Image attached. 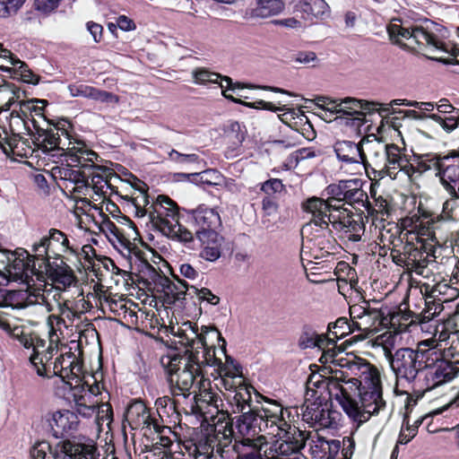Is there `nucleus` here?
Returning a JSON list of instances; mask_svg holds the SVG:
<instances>
[{
  "mask_svg": "<svg viewBox=\"0 0 459 459\" xmlns=\"http://www.w3.org/2000/svg\"><path fill=\"white\" fill-rule=\"evenodd\" d=\"M359 360L347 361L342 366H348L355 375H359L360 379L351 377L346 380L343 371H335L333 376H317L310 381V385L326 388L329 398L340 404L357 428L385 408L378 370Z\"/></svg>",
  "mask_w": 459,
  "mask_h": 459,
  "instance_id": "f257e3e1",
  "label": "nucleus"
},
{
  "mask_svg": "<svg viewBox=\"0 0 459 459\" xmlns=\"http://www.w3.org/2000/svg\"><path fill=\"white\" fill-rule=\"evenodd\" d=\"M386 357L396 385H411L420 395L453 380L459 373V356L449 351L441 352L433 339L420 342L417 349L388 351Z\"/></svg>",
  "mask_w": 459,
  "mask_h": 459,
  "instance_id": "f03ea898",
  "label": "nucleus"
},
{
  "mask_svg": "<svg viewBox=\"0 0 459 459\" xmlns=\"http://www.w3.org/2000/svg\"><path fill=\"white\" fill-rule=\"evenodd\" d=\"M442 30L439 24L429 20L410 27L402 23H391L387 27L390 39L401 48L445 65H459V48L444 41Z\"/></svg>",
  "mask_w": 459,
  "mask_h": 459,
  "instance_id": "7ed1b4c3",
  "label": "nucleus"
},
{
  "mask_svg": "<svg viewBox=\"0 0 459 459\" xmlns=\"http://www.w3.org/2000/svg\"><path fill=\"white\" fill-rule=\"evenodd\" d=\"M333 212L327 213L325 221L327 223V229H323L321 226H314L312 228V234H305L307 243L311 244L310 250L311 255L315 259H321L331 255V243L327 237L331 236L333 229L342 234V238H347L349 241L358 242L361 240L365 232V225L362 219L354 215L350 210H338V208H332Z\"/></svg>",
  "mask_w": 459,
  "mask_h": 459,
  "instance_id": "20e7f679",
  "label": "nucleus"
},
{
  "mask_svg": "<svg viewBox=\"0 0 459 459\" xmlns=\"http://www.w3.org/2000/svg\"><path fill=\"white\" fill-rule=\"evenodd\" d=\"M234 437L233 422L227 412L217 415L211 431L202 433L184 443V446L194 459H217L224 457L225 448Z\"/></svg>",
  "mask_w": 459,
  "mask_h": 459,
  "instance_id": "39448f33",
  "label": "nucleus"
},
{
  "mask_svg": "<svg viewBox=\"0 0 459 459\" xmlns=\"http://www.w3.org/2000/svg\"><path fill=\"white\" fill-rule=\"evenodd\" d=\"M160 363L166 371L169 393L174 397H189L191 390L204 381L203 370L185 351L169 353L161 358Z\"/></svg>",
  "mask_w": 459,
  "mask_h": 459,
  "instance_id": "423d86ee",
  "label": "nucleus"
},
{
  "mask_svg": "<svg viewBox=\"0 0 459 459\" xmlns=\"http://www.w3.org/2000/svg\"><path fill=\"white\" fill-rule=\"evenodd\" d=\"M349 186H351L350 180H340L337 183L330 184L325 188L328 195L327 199L313 196L302 204V209L311 214L310 221L302 227L301 233L303 236L304 234H312L314 226L327 229L325 217H327V213L333 212L332 208H338L341 211L348 210L344 207L343 203Z\"/></svg>",
  "mask_w": 459,
  "mask_h": 459,
  "instance_id": "0eeeda50",
  "label": "nucleus"
},
{
  "mask_svg": "<svg viewBox=\"0 0 459 459\" xmlns=\"http://www.w3.org/2000/svg\"><path fill=\"white\" fill-rule=\"evenodd\" d=\"M318 375H312L307 383L306 401L301 406L302 420L316 430L324 429H336L339 425L341 413L332 409V404L322 391L324 387L310 386V381Z\"/></svg>",
  "mask_w": 459,
  "mask_h": 459,
  "instance_id": "6e6552de",
  "label": "nucleus"
},
{
  "mask_svg": "<svg viewBox=\"0 0 459 459\" xmlns=\"http://www.w3.org/2000/svg\"><path fill=\"white\" fill-rule=\"evenodd\" d=\"M412 315L391 314L387 308L369 307L361 319L354 321L353 328L366 334L376 333L390 326L395 333L406 332L415 323Z\"/></svg>",
  "mask_w": 459,
  "mask_h": 459,
  "instance_id": "1a4fd4ad",
  "label": "nucleus"
},
{
  "mask_svg": "<svg viewBox=\"0 0 459 459\" xmlns=\"http://www.w3.org/2000/svg\"><path fill=\"white\" fill-rule=\"evenodd\" d=\"M278 437L269 446L271 459H307L301 453L310 438V432L300 430L295 426L290 429L278 430L275 434Z\"/></svg>",
  "mask_w": 459,
  "mask_h": 459,
  "instance_id": "9d476101",
  "label": "nucleus"
},
{
  "mask_svg": "<svg viewBox=\"0 0 459 459\" xmlns=\"http://www.w3.org/2000/svg\"><path fill=\"white\" fill-rule=\"evenodd\" d=\"M139 197L145 207L143 213H148L150 221L160 232L164 231L165 226H170L178 221V205L169 197L160 195L151 203L144 186L139 188Z\"/></svg>",
  "mask_w": 459,
  "mask_h": 459,
  "instance_id": "9b49d317",
  "label": "nucleus"
},
{
  "mask_svg": "<svg viewBox=\"0 0 459 459\" xmlns=\"http://www.w3.org/2000/svg\"><path fill=\"white\" fill-rule=\"evenodd\" d=\"M59 140L57 141L56 150L60 152V155L67 156L69 166L72 167H87L92 166L89 162L97 161L99 155L89 149L86 144L75 139H73L65 128H62Z\"/></svg>",
  "mask_w": 459,
  "mask_h": 459,
  "instance_id": "f8f14e48",
  "label": "nucleus"
},
{
  "mask_svg": "<svg viewBox=\"0 0 459 459\" xmlns=\"http://www.w3.org/2000/svg\"><path fill=\"white\" fill-rule=\"evenodd\" d=\"M32 251L36 255L41 256V262H45L51 258L50 253L57 256H60L59 253L76 254L77 247L70 246L69 239L63 231L50 229L48 236L43 237L39 243L33 245ZM56 259L58 260L59 257Z\"/></svg>",
  "mask_w": 459,
  "mask_h": 459,
  "instance_id": "ddd939ff",
  "label": "nucleus"
},
{
  "mask_svg": "<svg viewBox=\"0 0 459 459\" xmlns=\"http://www.w3.org/2000/svg\"><path fill=\"white\" fill-rule=\"evenodd\" d=\"M405 256L407 257V270L414 272L418 275L427 276L426 268L429 263L435 262L434 249L431 245H427L421 238H417V242H406L403 245Z\"/></svg>",
  "mask_w": 459,
  "mask_h": 459,
  "instance_id": "4468645a",
  "label": "nucleus"
},
{
  "mask_svg": "<svg viewBox=\"0 0 459 459\" xmlns=\"http://www.w3.org/2000/svg\"><path fill=\"white\" fill-rule=\"evenodd\" d=\"M208 332L207 326L202 327L201 333H195V339L187 338L186 354L191 356L192 362L201 370L205 366L221 365V361L215 357V349L207 347L205 342V333Z\"/></svg>",
  "mask_w": 459,
  "mask_h": 459,
  "instance_id": "2eb2a0df",
  "label": "nucleus"
},
{
  "mask_svg": "<svg viewBox=\"0 0 459 459\" xmlns=\"http://www.w3.org/2000/svg\"><path fill=\"white\" fill-rule=\"evenodd\" d=\"M443 176L442 186L449 198L443 204L441 217L444 220L459 221V173L452 169Z\"/></svg>",
  "mask_w": 459,
  "mask_h": 459,
  "instance_id": "dca6fc26",
  "label": "nucleus"
},
{
  "mask_svg": "<svg viewBox=\"0 0 459 459\" xmlns=\"http://www.w3.org/2000/svg\"><path fill=\"white\" fill-rule=\"evenodd\" d=\"M261 405L254 407L262 418V424L264 429H275L284 430L290 429V424L283 417V406L277 401L262 396Z\"/></svg>",
  "mask_w": 459,
  "mask_h": 459,
  "instance_id": "f3484780",
  "label": "nucleus"
},
{
  "mask_svg": "<svg viewBox=\"0 0 459 459\" xmlns=\"http://www.w3.org/2000/svg\"><path fill=\"white\" fill-rule=\"evenodd\" d=\"M188 217L195 229V236L201 235V233L218 232V229L221 226L219 212L204 204L188 211Z\"/></svg>",
  "mask_w": 459,
  "mask_h": 459,
  "instance_id": "a211bd4d",
  "label": "nucleus"
},
{
  "mask_svg": "<svg viewBox=\"0 0 459 459\" xmlns=\"http://www.w3.org/2000/svg\"><path fill=\"white\" fill-rule=\"evenodd\" d=\"M45 302V293L27 290H9L0 288V307L21 309Z\"/></svg>",
  "mask_w": 459,
  "mask_h": 459,
  "instance_id": "6ab92c4d",
  "label": "nucleus"
},
{
  "mask_svg": "<svg viewBox=\"0 0 459 459\" xmlns=\"http://www.w3.org/2000/svg\"><path fill=\"white\" fill-rule=\"evenodd\" d=\"M377 103L364 101L354 98L339 100L337 108L338 117L350 118L354 126H360L368 113L375 109Z\"/></svg>",
  "mask_w": 459,
  "mask_h": 459,
  "instance_id": "aec40b11",
  "label": "nucleus"
},
{
  "mask_svg": "<svg viewBox=\"0 0 459 459\" xmlns=\"http://www.w3.org/2000/svg\"><path fill=\"white\" fill-rule=\"evenodd\" d=\"M459 158V148L451 150L446 154L441 155L437 153H427L421 156V160L419 162V169L423 171L435 169V176L439 179L442 186L443 175L452 169L456 164L455 160Z\"/></svg>",
  "mask_w": 459,
  "mask_h": 459,
  "instance_id": "412c9836",
  "label": "nucleus"
},
{
  "mask_svg": "<svg viewBox=\"0 0 459 459\" xmlns=\"http://www.w3.org/2000/svg\"><path fill=\"white\" fill-rule=\"evenodd\" d=\"M55 459H98L100 454L93 443H81L65 439L56 444Z\"/></svg>",
  "mask_w": 459,
  "mask_h": 459,
  "instance_id": "4be33fe9",
  "label": "nucleus"
},
{
  "mask_svg": "<svg viewBox=\"0 0 459 459\" xmlns=\"http://www.w3.org/2000/svg\"><path fill=\"white\" fill-rule=\"evenodd\" d=\"M235 423L239 437L237 441L255 440L260 436L259 433L265 430L262 424L261 415L255 412V409H249L247 412L240 413L236 417Z\"/></svg>",
  "mask_w": 459,
  "mask_h": 459,
  "instance_id": "5701e85b",
  "label": "nucleus"
},
{
  "mask_svg": "<svg viewBox=\"0 0 459 459\" xmlns=\"http://www.w3.org/2000/svg\"><path fill=\"white\" fill-rule=\"evenodd\" d=\"M45 419L56 438L74 432L79 424L77 414L68 410L48 412Z\"/></svg>",
  "mask_w": 459,
  "mask_h": 459,
  "instance_id": "b1692460",
  "label": "nucleus"
},
{
  "mask_svg": "<svg viewBox=\"0 0 459 459\" xmlns=\"http://www.w3.org/2000/svg\"><path fill=\"white\" fill-rule=\"evenodd\" d=\"M267 446V438L264 436H259L255 440L246 439L245 441H237L233 445V450L237 453V459H271Z\"/></svg>",
  "mask_w": 459,
  "mask_h": 459,
  "instance_id": "393cba45",
  "label": "nucleus"
},
{
  "mask_svg": "<svg viewBox=\"0 0 459 459\" xmlns=\"http://www.w3.org/2000/svg\"><path fill=\"white\" fill-rule=\"evenodd\" d=\"M294 12L306 21L325 20L330 17L331 10L325 0H301L294 6Z\"/></svg>",
  "mask_w": 459,
  "mask_h": 459,
  "instance_id": "a878e982",
  "label": "nucleus"
},
{
  "mask_svg": "<svg viewBox=\"0 0 459 459\" xmlns=\"http://www.w3.org/2000/svg\"><path fill=\"white\" fill-rule=\"evenodd\" d=\"M200 242V256L206 261L215 262L221 255L224 238L218 232L201 233L195 236Z\"/></svg>",
  "mask_w": 459,
  "mask_h": 459,
  "instance_id": "bb28decb",
  "label": "nucleus"
},
{
  "mask_svg": "<svg viewBox=\"0 0 459 459\" xmlns=\"http://www.w3.org/2000/svg\"><path fill=\"white\" fill-rule=\"evenodd\" d=\"M41 263L44 264L49 278L55 283L61 285L63 290L75 282L76 278L73 270L63 260H60V264H57L56 261L50 262L49 260Z\"/></svg>",
  "mask_w": 459,
  "mask_h": 459,
  "instance_id": "cd10ccee",
  "label": "nucleus"
},
{
  "mask_svg": "<svg viewBox=\"0 0 459 459\" xmlns=\"http://www.w3.org/2000/svg\"><path fill=\"white\" fill-rule=\"evenodd\" d=\"M364 139L355 143L351 141H338L333 149L338 160L346 164H361Z\"/></svg>",
  "mask_w": 459,
  "mask_h": 459,
  "instance_id": "c85d7f7f",
  "label": "nucleus"
},
{
  "mask_svg": "<svg viewBox=\"0 0 459 459\" xmlns=\"http://www.w3.org/2000/svg\"><path fill=\"white\" fill-rule=\"evenodd\" d=\"M364 144L366 145L367 153L363 150L361 161L363 167L375 165L377 167L383 168L388 144H385L377 139L371 141L364 139Z\"/></svg>",
  "mask_w": 459,
  "mask_h": 459,
  "instance_id": "c756f323",
  "label": "nucleus"
},
{
  "mask_svg": "<svg viewBox=\"0 0 459 459\" xmlns=\"http://www.w3.org/2000/svg\"><path fill=\"white\" fill-rule=\"evenodd\" d=\"M92 166L82 167L88 169L90 174V190L91 189L96 195L100 197L105 196L104 187H109L108 178L112 174L111 170L100 165H97L96 161L89 162Z\"/></svg>",
  "mask_w": 459,
  "mask_h": 459,
  "instance_id": "7c9ffc66",
  "label": "nucleus"
},
{
  "mask_svg": "<svg viewBox=\"0 0 459 459\" xmlns=\"http://www.w3.org/2000/svg\"><path fill=\"white\" fill-rule=\"evenodd\" d=\"M420 292L433 299L437 298L443 303L452 301L459 297V289L452 287L446 281H439L433 286L424 283L420 286Z\"/></svg>",
  "mask_w": 459,
  "mask_h": 459,
  "instance_id": "2f4dec72",
  "label": "nucleus"
},
{
  "mask_svg": "<svg viewBox=\"0 0 459 459\" xmlns=\"http://www.w3.org/2000/svg\"><path fill=\"white\" fill-rule=\"evenodd\" d=\"M68 89L73 97L88 98L102 103L118 100L113 93L86 84H71Z\"/></svg>",
  "mask_w": 459,
  "mask_h": 459,
  "instance_id": "473e14b6",
  "label": "nucleus"
},
{
  "mask_svg": "<svg viewBox=\"0 0 459 459\" xmlns=\"http://www.w3.org/2000/svg\"><path fill=\"white\" fill-rule=\"evenodd\" d=\"M59 359L62 360L64 366V371L62 375V381L71 387L73 386V381L75 385L80 382V375L82 374V364L77 359L74 353L72 351H66L59 355Z\"/></svg>",
  "mask_w": 459,
  "mask_h": 459,
  "instance_id": "72a5a7b5",
  "label": "nucleus"
},
{
  "mask_svg": "<svg viewBox=\"0 0 459 459\" xmlns=\"http://www.w3.org/2000/svg\"><path fill=\"white\" fill-rule=\"evenodd\" d=\"M406 156L402 153L401 149L395 144H388L386 156L383 169H385L387 176L394 179L399 173V168L404 162Z\"/></svg>",
  "mask_w": 459,
  "mask_h": 459,
  "instance_id": "f704fd0d",
  "label": "nucleus"
},
{
  "mask_svg": "<svg viewBox=\"0 0 459 459\" xmlns=\"http://www.w3.org/2000/svg\"><path fill=\"white\" fill-rule=\"evenodd\" d=\"M15 258L13 260V269L17 272V273H36V264L35 260H40L41 256L34 255H30L24 249H17L14 254Z\"/></svg>",
  "mask_w": 459,
  "mask_h": 459,
  "instance_id": "c9c22d12",
  "label": "nucleus"
},
{
  "mask_svg": "<svg viewBox=\"0 0 459 459\" xmlns=\"http://www.w3.org/2000/svg\"><path fill=\"white\" fill-rule=\"evenodd\" d=\"M126 417L128 420H133L137 418L138 420H142V422L147 427H152L155 432H160V426L157 420L152 419L147 411L145 405L142 402H135L128 406L126 411Z\"/></svg>",
  "mask_w": 459,
  "mask_h": 459,
  "instance_id": "e433bc0d",
  "label": "nucleus"
},
{
  "mask_svg": "<svg viewBox=\"0 0 459 459\" xmlns=\"http://www.w3.org/2000/svg\"><path fill=\"white\" fill-rule=\"evenodd\" d=\"M18 105L19 110L16 109V112L23 118L28 119L33 125L34 128H37V123L32 117V113H35L36 116H43V110L47 105V100L31 99L25 101H19Z\"/></svg>",
  "mask_w": 459,
  "mask_h": 459,
  "instance_id": "4c0bfd02",
  "label": "nucleus"
},
{
  "mask_svg": "<svg viewBox=\"0 0 459 459\" xmlns=\"http://www.w3.org/2000/svg\"><path fill=\"white\" fill-rule=\"evenodd\" d=\"M57 351V346L49 343L46 350L36 351V353H32L30 356V364L38 376H39V373H42V368L51 366V359Z\"/></svg>",
  "mask_w": 459,
  "mask_h": 459,
  "instance_id": "58836bf2",
  "label": "nucleus"
},
{
  "mask_svg": "<svg viewBox=\"0 0 459 459\" xmlns=\"http://www.w3.org/2000/svg\"><path fill=\"white\" fill-rule=\"evenodd\" d=\"M62 128L63 127L56 126L48 129H40L37 126V128L35 129L38 131L39 135L42 137L39 148L44 152L50 153L56 150L57 141L59 140V136L61 135L60 133Z\"/></svg>",
  "mask_w": 459,
  "mask_h": 459,
  "instance_id": "ea45409f",
  "label": "nucleus"
},
{
  "mask_svg": "<svg viewBox=\"0 0 459 459\" xmlns=\"http://www.w3.org/2000/svg\"><path fill=\"white\" fill-rule=\"evenodd\" d=\"M351 186H348L347 194L345 195L344 205L349 204L351 206L360 205L366 206L368 203V194L362 189L361 183L358 179L350 180Z\"/></svg>",
  "mask_w": 459,
  "mask_h": 459,
  "instance_id": "a19ab883",
  "label": "nucleus"
},
{
  "mask_svg": "<svg viewBox=\"0 0 459 459\" xmlns=\"http://www.w3.org/2000/svg\"><path fill=\"white\" fill-rule=\"evenodd\" d=\"M4 56H9L10 64L13 65V72L16 76H20L24 82L37 84L39 76L35 74L29 66L19 58L13 56L9 50H4Z\"/></svg>",
  "mask_w": 459,
  "mask_h": 459,
  "instance_id": "79ce46f5",
  "label": "nucleus"
},
{
  "mask_svg": "<svg viewBox=\"0 0 459 459\" xmlns=\"http://www.w3.org/2000/svg\"><path fill=\"white\" fill-rule=\"evenodd\" d=\"M325 340L323 335H319L309 325L302 326L300 335L299 337L298 344L299 347L305 349H311L315 347L321 348Z\"/></svg>",
  "mask_w": 459,
  "mask_h": 459,
  "instance_id": "37998d69",
  "label": "nucleus"
},
{
  "mask_svg": "<svg viewBox=\"0 0 459 459\" xmlns=\"http://www.w3.org/2000/svg\"><path fill=\"white\" fill-rule=\"evenodd\" d=\"M53 299L56 302V314L65 317L70 325H73L76 317H80V314L70 306V300L63 297L61 288L59 286L56 287L55 293L53 294Z\"/></svg>",
  "mask_w": 459,
  "mask_h": 459,
  "instance_id": "c03bdc74",
  "label": "nucleus"
},
{
  "mask_svg": "<svg viewBox=\"0 0 459 459\" xmlns=\"http://www.w3.org/2000/svg\"><path fill=\"white\" fill-rule=\"evenodd\" d=\"M161 233L172 239L178 240L185 244L194 242V236H195L192 231L180 224L178 221L172 223L170 226H165L164 231Z\"/></svg>",
  "mask_w": 459,
  "mask_h": 459,
  "instance_id": "a18cd8bd",
  "label": "nucleus"
},
{
  "mask_svg": "<svg viewBox=\"0 0 459 459\" xmlns=\"http://www.w3.org/2000/svg\"><path fill=\"white\" fill-rule=\"evenodd\" d=\"M29 120L23 118L20 116L16 109H13L10 114V121H9V131L11 135L5 132V136L8 137H21L23 134H30V127L29 125Z\"/></svg>",
  "mask_w": 459,
  "mask_h": 459,
  "instance_id": "49530a36",
  "label": "nucleus"
},
{
  "mask_svg": "<svg viewBox=\"0 0 459 459\" xmlns=\"http://www.w3.org/2000/svg\"><path fill=\"white\" fill-rule=\"evenodd\" d=\"M258 8L255 10L256 16L267 17L276 15L284 9L283 0H256Z\"/></svg>",
  "mask_w": 459,
  "mask_h": 459,
  "instance_id": "de8ad7c7",
  "label": "nucleus"
},
{
  "mask_svg": "<svg viewBox=\"0 0 459 459\" xmlns=\"http://www.w3.org/2000/svg\"><path fill=\"white\" fill-rule=\"evenodd\" d=\"M429 119L437 123L441 128L447 134L454 132L456 129H459V108L458 113H450L446 116H441L437 114H429Z\"/></svg>",
  "mask_w": 459,
  "mask_h": 459,
  "instance_id": "09e8293b",
  "label": "nucleus"
},
{
  "mask_svg": "<svg viewBox=\"0 0 459 459\" xmlns=\"http://www.w3.org/2000/svg\"><path fill=\"white\" fill-rule=\"evenodd\" d=\"M5 143L13 152V154L21 157H28L33 152L32 148L30 145L29 139H25L23 136L21 137H8L5 136Z\"/></svg>",
  "mask_w": 459,
  "mask_h": 459,
  "instance_id": "8fccbe9b",
  "label": "nucleus"
},
{
  "mask_svg": "<svg viewBox=\"0 0 459 459\" xmlns=\"http://www.w3.org/2000/svg\"><path fill=\"white\" fill-rule=\"evenodd\" d=\"M192 76L195 84L206 85L207 83H219L223 75L212 72L205 67H197L192 71Z\"/></svg>",
  "mask_w": 459,
  "mask_h": 459,
  "instance_id": "3c124183",
  "label": "nucleus"
},
{
  "mask_svg": "<svg viewBox=\"0 0 459 459\" xmlns=\"http://www.w3.org/2000/svg\"><path fill=\"white\" fill-rule=\"evenodd\" d=\"M246 131L243 126L237 121H231L225 130V139L228 140L234 147L242 144L245 140Z\"/></svg>",
  "mask_w": 459,
  "mask_h": 459,
  "instance_id": "603ef678",
  "label": "nucleus"
},
{
  "mask_svg": "<svg viewBox=\"0 0 459 459\" xmlns=\"http://www.w3.org/2000/svg\"><path fill=\"white\" fill-rule=\"evenodd\" d=\"M424 297L425 308L421 312L422 319L420 322H429L443 310V302L437 298L433 299L429 295H424Z\"/></svg>",
  "mask_w": 459,
  "mask_h": 459,
  "instance_id": "864d4df0",
  "label": "nucleus"
},
{
  "mask_svg": "<svg viewBox=\"0 0 459 459\" xmlns=\"http://www.w3.org/2000/svg\"><path fill=\"white\" fill-rule=\"evenodd\" d=\"M233 402L235 403L232 410L233 413H243L252 409L250 405L251 394L246 387H240L236 391L233 396Z\"/></svg>",
  "mask_w": 459,
  "mask_h": 459,
  "instance_id": "5fc2aeb1",
  "label": "nucleus"
},
{
  "mask_svg": "<svg viewBox=\"0 0 459 459\" xmlns=\"http://www.w3.org/2000/svg\"><path fill=\"white\" fill-rule=\"evenodd\" d=\"M189 290L188 284L185 281L176 278V281L171 283L169 290H166V296L169 303H174L183 299Z\"/></svg>",
  "mask_w": 459,
  "mask_h": 459,
  "instance_id": "6e6d98bb",
  "label": "nucleus"
},
{
  "mask_svg": "<svg viewBox=\"0 0 459 459\" xmlns=\"http://www.w3.org/2000/svg\"><path fill=\"white\" fill-rule=\"evenodd\" d=\"M308 440L312 459H327V440L321 437H316V439H314L311 435Z\"/></svg>",
  "mask_w": 459,
  "mask_h": 459,
  "instance_id": "4d7b16f0",
  "label": "nucleus"
},
{
  "mask_svg": "<svg viewBox=\"0 0 459 459\" xmlns=\"http://www.w3.org/2000/svg\"><path fill=\"white\" fill-rule=\"evenodd\" d=\"M178 403L177 397H170L169 395H164L162 397H159L155 402V406L157 408V411L161 416V414L169 415L170 413L176 412L178 410Z\"/></svg>",
  "mask_w": 459,
  "mask_h": 459,
  "instance_id": "13d9d810",
  "label": "nucleus"
},
{
  "mask_svg": "<svg viewBox=\"0 0 459 459\" xmlns=\"http://www.w3.org/2000/svg\"><path fill=\"white\" fill-rule=\"evenodd\" d=\"M26 0H0V18L6 19L15 15Z\"/></svg>",
  "mask_w": 459,
  "mask_h": 459,
  "instance_id": "bf43d9fd",
  "label": "nucleus"
},
{
  "mask_svg": "<svg viewBox=\"0 0 459 459\" xmlns=\"http://www.w3.org/2000/svg\"><path fill=\"white\" fill-rule=\"evenodd\" d=\"M79 168V169L65 168L60 171L61 179L64 181L65 188H69L88 172V169Z\"/></svg>",
  "mask_w": 459,
  "mask_h": 459,
  "instance_id": "052dcab7",
  "label": "nucleus"
},
{
  "mask_svg": "<svg viewBox=\"0 0 459 459\" xmlns=\"http://www.w3.org/2000/svg\"><path fill=\"white\" fill-rule=\"evenodd\" d=\"M0 328L8 333L13 339L22 338L23 327L20 325L12 326L9 320L0 313ZM24 344H28V339L23 337Z\"/></svg>",
  "mask_w": 459,
  "mask_h": 459,
  "instance_id": "680f3d73",
  "label": "nucleus"
},
{
  "mask_svg": "<svg viewBox=\"0 0 459 459\" xmlns=\"http://www.w3.org/2000/svg\"><path fill=\"white\" fill-rule=\"evenodd\" d=\"M25 339H28V344H24L23 338H17V341L26 349L32 348V353H36V351H42L45 349L46 342L45 340L40 339L38 335L32 334L30 333H25L23 331V336Z\"/></svg>",
  "mask_w": 459,
  "mask_h": 459,
  "instance_id": "e2e57ef3",
  "label": "nucleus"
},
{
  "mask_svg": "<svg viewBox=\"0 0 459 459\" xmlns=\"http://www.w3.org/2000/svg\"><path fill=\"white\" fill-rule=\"evenodd\" d=\"M424 419L425 417H421L416 420L412 425H409V422H407L406 429L400 432L397 443L400 445L408 444L417 435L418 428Z\"/></svg>",
  "mask_w": 459,
  "mask_h": 459,
  "instance_id": "0e129e2a",
  "label": "nucleus"
},
{
  "mask_svg": "<svg viewBox=\"0 0 459 459\" xmlns=\"http://www.w3.org/2000/svg\"><path fill=\"white\" fill-rule=\"evenodd\" d=\"M64 368L62 360L59 359V356H57L50 367L42 368V373H39V377L50 378L56 376L62 379Z\"/></svg>",
  "mask_w": 459,
  "mask_h": 459,
  "instance_id": "69168bd1",
  "label": "nucleus"
},
{
  "mask_svg": "<svg viewBox=\"0 0 459 459\" xmlns=\"http://www.w3.org/2000/svg\"><path fill=\"white\" fill-rule=\"evenodd\" d=\"M69 188L73 194L88 195L90 193V174L86 172L76 183L72 185Z\"/></svg>",
  "mask_w": 459,
  "mask_h": 459,
  "instance_id": "338daca9",
  "label": "nucleus"
},
{
  "mask_svg": "<svg viewBox=\"0 0 459 459\" xmlns=\"http://www.w3.org/2000/svg\"><path fill=\"white\" fill-rule=\"evenodd\" d=\"M294 61L305 65L315 67L318 63L316 54L313 51H300L293 57Z\"/></svg>",
  "mask_w": 459,
  "mask_h": 459,
  "instance_id": "774afa93",
  "label": "nucleus"
}]
</instances>
